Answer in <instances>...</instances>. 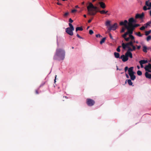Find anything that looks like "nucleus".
I'll list each match as a JSON object with an SVG mask.
<instances>
[{
	"mask_svg": "<svg viewBox=\"0 0 151 151\" xmlns=\"http://www.w3.org/2000/svg\"><path fill=\"white\" fill-rule=\"evenodd\" d=\"M126 41H130L124 44L123 43L122 44V46L123 49H125L126 48H128L127 52H131L135 50L136 48L133 45L134 43L135 42L134 38V39H132L129 36V37H127V36H125L124 37H123Z\"/></svg>",
	"mask_w": 151,
	"mask_h": 151,
	"instance_id": "f257e3e1",
	"label": "nucleus"
},
{
	"mask_svg": "<svg viewBox=\"0 0 151 151\" xmlns=\"http://www.w3.org/2000/svg\"><path fill=\"white\" fill-rule=\"evenodd\" d=\"M88 14L90 15H94L98 12H99L101 14H106L108 12L107 11L103 10L100 11L98 9L97 7L94 6L91 3H89V5L87 7Z\"/></svg>",
	"mask_w": 151,
	"mask_h": 151,
	"instance_id": "f03ea898",
	"label": "nucleus"
},
{
	"mask_svg": "<svg viewBox=\"0 0 151 151\" xmlns=\"http://www.w3.org/2000/svg\"><path fill=\"white\" fill-rule=\"evenodd\" d=\"M135 22V21L134 18H131L129 19L128 23L127 20H125L124 22L122 21L120 22V25L125 26L127 30V31L122 35V37H124L125 36H127L129 34V31L133 25V23Z\"/></svg>",
	"mask_w": 151,
	"mask_h": 151,
	"instance_id": "7ed1b4c3",
	"label": "nucleus"
},
{
	"mask_svg": "<svg viewBox=\"0 0 151 151\" xmlns=\"http://www.w3.org/2000/svg\"><path fill=\"white\" fill-rule=\"evenodd\" d=\"M65 52L64 49L57 48L54 55V59L59 61L63 60L65 58Z\"/></svg>",
	"mask_w": 151,
	"mask_h": 151,
	"instance_id": "20e7f679",
	"label": "nucleus"
},
{
	"mask_svg": "<svg viewBox=\"0 0 151 151\" xmlns=\"http://www.w3.org/2000/svg\"><path fill=\"white\" fill-rule=\"evenodd\" d=\"M139 25V24H133V26L129 31L128 35L133 40L134 38V37L132 34L133 33V32L134 28L138 26Z\"/></svg>",
	"mask_w": 151,
	"mask_h": 151,
	"instance_id": "39448f33",
	"label": "nucleus"
},
{
	"mask_svg": "<svg viewBox=\"0 0 151 151\" xmlns=\"http://www.w3.org/2000/svg\"><path fill=\"white\" fill-rule=\"evenodd\" d=\"M74 29L73 30V29L68 27L65 29L66 32L69 35L72 36L73 35V31L74 30Z\"/></svg>",
	"mask_w": 151,
	"mask_h": 151,
	"instance_id": "423d86ee",
	"label": "nucleus"
},
{
	"mask_svg": "<svg viewBox=\"0 0 151 151\" xmlns=\"http://www.w3.org/2000/svg\"><path fill=\"white\" fill-rule=\"evenodd\" d=\"M95 103L94 101L90 99H87V104L88 105L91 106L93 105Z\"/></svg>",
	"mask_w": 151,
	"mask_h": 151,
	"instance_id": "0eeeda50",
	"label": "nucleus"
},
{
	"mask_svg": "<svg viewBox=\"0 0 151 151\" xmlns=\"http://www.w3.org/2000/svg\"><path fill=\"white\" fill-rule=\"evenodd\" d=\"M144 68L146 72H151V64L149 63L148 65H146L144 67Z\"/></svg>",
	"mask_w": 151,
	"mask_h": 151,
	"instance_id": "6e6552de",
	"label": "nucleus"
},
{
	"mask_svg": "<svg viewBox=\"0 0 151 151\" xmlns=\"http://www.w3.org/2000/svg\"><path fill=\"white\" fill-rule=\"evenodd\" d=\"M118 26V24L117 23H115L113 25L111 26L109 28L110 30H115L116 29Z\"/></svg>",
	"mask_w": 151,
	"mask_h": 151,
	"instance_id": "1a4fd4ad",
	"label": "nucleus"
},
{
	"mask_svg": "<svg viewBox=\"0 0 151 151\" xmlns=\"http://www.w3.org/2000/svg\"><path fill=\"white\" fill-rule=\"evenodd\" d=\"M120 58L122 59V61L124 62H125L127 61L128 59V58H127L125 55H122L120 56Z\"/></svg>",
	"mask_w": 151,
	"mask_h": 151,
	"instance_id": "9d476101",
	"label": "nucleus"
},
{
	"mask_svg": "<svg viewBox=\"0 0 151 151\" xmlns=\"http://www.w3.org/2000/svg\"><path fill=\"white\" fill-rule=\"evenodd\" d=\"M125 55L128 58H133L132 54L131 52H127L125 53Z\"/></svg>",
	"mask_w": 151,
	"mask_h": 151,
	"instance_id": "9b49d317",
	"label": "nucleus"
},
{
	"mask_svg": "<svg viewBox=\"0 0 151 151\" xmlns=\"http://www.w3.org/2000/svg\"><path fill=\"white\" fill-rule=\"evenodd\" d=\"M144 16V14L142 13L141 14H137L135 16V18L136 19L139 18L142 19L143 18Z\"/></svg>",
	"mask_w": 151,
	"mask_h": 151,
	"instance_id": "f8f14e48",
	"label": "nucleus"
},
{
	"mask_svg": "<svg viewBox=\"0 0 151 151\" xmlns=\"http://www.w3.org/2000/svg\"><path fill=\"white\" fill-rule=\"evenodd\" d=\"M133 67H131L129 68L128 70V71L129 75H130L131 74L134 73L133 71Z\"/></svg>",
	"mask_w": 151,
	"mask_h": 151,
	"instance_id": "ddd939ff",
	"label": "nucleus"
},
{
	"mask_svg": "<svg viewBox=\"0 0 151 151\" xmlns=\"http://www.w3.org/2000/svg\"><path fill=\"white\" fill-rule=\"evenodd\" d=\"M100 6L102 9H104L106 7L105 4L103 2L100 1L99 2Z\"/></svg>",
	"mask_w": 151,
	"mask_h": 151,
	"instance_id": "4468645a",
	"label": "nucleus"
},
{
	"mask_svg": "<svg viewBox=\"0 0 151 151\" xmlns=\"http://www.w3.org/2000/svg\"><path fill=\"white\" fill-rule=\"evenodd\" d=\"M145 77L149 79L151 78V75L148 72H146L145 73Z\"/></svg>",
	"mask_w": 151,
	"mask_h": 151,
	"instance_id": "2eb2a0df",
	"label": "nucleus"
},
{
	"mask_svg": "<svg viewBox=\"0 0 151 151\" xmlns=\"http://www.w3.org/2000/svg\"><path fill=\"white\" fill-rule=\"evenodd\" d=\"M148 62L147 60H142L139 61V63L140 64H145Z\"/></svg>",
	"mask_w": 151,
	"mask_h": 151,
	"instance_id": "dca6fc26",
	"label": "nucleus"
},
{
	"mask_svg": "<svg viewBox=\"0 0 151 151\" xmlns=\"http://www.w3.org/2000/svg\"><path fill=\"white\" fill-rule=\"evenodd\" d=\"M105 25L107 27L111 26V21L109 20H107L105 23Z\"/></svg>",
	"mask_w": 151,
	"mask_h": 151,
	"instance_id": "f3484780",
	"label": "nucleus"
},
{
	"mask_svg": "<svg viewBox=\"0 0 151 151\" xmlns=\"http://www.w3.org/2000/svg\"><path fill=\"white\" fill-rule=\"evenodd\" d=\"M131 79L133 81L134 80L135 78L136 77L134 75V74H131L130 75H129Z\"/></svg>",
	"mask_w": 151,
	"mask_h": 151,
	"instance_id": "a211bd4d",
	"label": "nucleus"
},
{
	"mask_svg": "<svg viewBox=\"0 0 151 151\" xmlns=\"http://www.w3.org/2000/svg\"><path fill=\"white\" fill-rule=\"evenodd\" d=\"M143 51L144 52H147V50L148 49L145 45H143Z\"/></svg>",
	"mask_w": 151,
	"mask_h": 151,
	"instance_id": "6ab92c4d",
	"label": "nucleus"
},
{
	"mask_svg": "<svg viewBox=\"0 0 151 151\" xmlns=\"http://www.w3.org/2000/svg\"><path fill=\"white\" fill-rule=\"evenodd\" d=\"M145 5L148 7H150V8H151V3L149 2V1H146Z\"/></svg>",
	"mask_w": 151,
	"mask_h": 151,
	"instance_id": "aec40b11",
	"label": "nucleus"
},
{
	"mask_svg": "<svg viewBox=\"0 0 151 151\" xmlns=\"http://www.w3.org/2000/svg\"><path fill=\"white\" fill-rule=\"evenodd\" d=\"M83 30V28L81 27H77L76 29V32L78 31H82Z\"/></svg>",
	"mask_w": 151,
	"mask_h": 151,
	"instance_id": "412c9836",
	"label": "nucleus"
},
{
	"mask_svg": "<svg viewBox=\"0 0 151 151\" xmlns=\"http://www.w3.org/2000/svg\"><path fill=\"white\" fill-rule=\"evenodd\" d=\"M114 55L116 58H119V53L115 52L114 53Z\"/></svg>",
	"mask_w": 151,
	"mask_h": 151,
	"instance_id": "4be33fe9",
	"label": "nucleus"
},
{
	"mask_svg": "<svg viewBox=\"0 0 151 151\" xmlns=\"http://www.w3.org/2000/svg\"><path fill=\"white\" fill-rule=\"evenodd\" d=\"M147 6H145L143 7V9L144 10L146 11L147 10H149L151 9V8H150V7H148V8H147Z\"/></svg>",
	"mask_w": 151,
	"mask_h": 151,
	"instance_id": "5701e85b",
	"label": "nucleus"
},
{
	"mask_svg": "<svg viewBox=\"0 0 151 151\" xmlns=\"http://www.w3.org/2000/svg\"><path fill=\"white\" fill-rule=\"evenodd\" d=\"M127 82L129 85L132 86V85L133 83L132 82L131 80L130 79H128L127 80Z\"/></svg>",
	"mask_w": 151,
	"mask_h": 151,
	"instance_id": "b1692460",
	"label": "nucleus"
},
{
	"mask_svg": "<svg viewBox=\"0 0 151 151\" xmlns=\"http://www.w3.org/2000/svg\"><path fill=\"white\" fill-rule=\"evenodd\" d=\"M106 37H104L101 40L100 42V44H102L103 43H104L105 42V41L106 40Z\"/></svg>",
	"mask_w": 151,
	"mask_h": 151,
	"instance_id": "393cba45",
	"label": "nucleus"
},
{
	"mask_svg": "<svg viewBox=\"0 0 151 151\" xmlns=\"http://www.w3.org/2000/svg\"><path fill=\"white\" fill-rule=\"evenodd\" d=\"M150 24H151V22L149 21L146 24H145L144 25L146 27H147L148 26H149Z\"/></svg>",
	"mask_w": 151,
	"mask_h": 151,
	"instance_id": "a878e982",
	"label": "nucleus"
},
{
	"mask_svg": "<svg viewBox=\"0 0 151 151\" xmlns=\"http://www.w3.org/2000/svg\"><path fill=\"white\" fill-rule=\"evenodd\" d=\"M124 27H123L122 28V30L121 31V32H124L126 29H127V28L125 26H124Z\"/></svg>",
	"mask_w": 151,
	"mask_h": 151,
	"instance_id": "bb28decb",
	"label": "nucleus"
},
{
	"mask_svg": "<svg viewBox=\"0 0 151 151\" xmlns=\"http://www.w3.org/2000/svg\"><path fill=\"white\" fill-rule=\"evenodd\" d=\"M151 32V30H150L148 31H146L145 32V35H148Z\"/></svg>",
	"mask_w": 151,
	"mask_h": 151,
	"instance_id": "cd10ccee",
	"label": "nucleus"
},
{
	"mask_svg": "<svg viewBox=\"0 0 151 151\" xmlns=\"http://www.w3.org/2000/svg\"><path fill=\"white\" fill-rule=\"evenodd\" d=\"M137 74L139 76H141L142 75V72L140 70H138L137 72Z\"/></svg>",
	"mask_w": 151,
	"mask_h": 151,
	"instance_id": "c85d7f7f",
	"label": "nucleus"
},
{
	"mask_svg": "<svg viewBox=\"0 0 151 151\" xmlns=\"http://www.w3.org/2000/svg\"><path fill=\"white\" fill-rule=\"evenodd\" d=\"M69 25L70 27H69L68 28H72V29H73H73H74V28L72 24H71L70 23H69Z\"/></svg>",
	"mask_w": 151,
	"mask_h": 151,
	"instance_id": "c756f323",
	"label": "nucleus"
},
{
	"mask_svg": "<svg viewBox=\"0 0 151 151\" xmlns=\"http://www.w3.org/2000/svg\"><path fill=\"white\" fill-rule=\"evenodd\" d=\"M145 28H146L145 26H142L140 28V29L141 30H143L145 29Z\"/></svg>",
	"mask_w": 151,
	"mask_h": 151,
	"instance_id": "7c9ffc66",
	"label": "nucleus"
},
{
	"mask_svg": "<svg viewBox=\"0 0 151 151\" xmlns=\"http://www.w3.org/2000/svg\"><path fill=\"white\" fill-rule=\"evenodd\" d=\"M136 34L139 37H141L142 35H141L140 32H139L138 33H136Z\"/></svg>",
	"mask_w": 151,
	"mask_h": 151,
	"instance_id": "2f4dec72",
	"label": "nucleus"
},
{
	"mask_svg": "<svg viewBox=\"0 0 151 151\" xmlns=\"http://www.w3.org/2000/svg\"><path fill=\"white\" fill-rule=\"evenodd\" d=\"M151 39V36H149L147 38V41H149Z\"/></svg>",
	"mask_w": 151,
	"mask_h": 151,
	"instance_id": "473e14b6",
	"label": "nucleus"
},
{
	"mask_svg": "<svg viewBox=\"0 0 151 151\" xmlns=\"http://www.w3.org/2000/svg\"><path fill=\"white\" fill-rule=\"evenodd\" d=\"M121 47V46H119L116 49V50L118 52H120V47Z\"/></svg>",
	"mask_w": 151,
	"mask_h": 151,
	"instance_id": "72a5a7b5",
	"label": "nucleus"
},
{
	"mask_svg": "<svg viewBox=\"0 0 151 151\" xmlns=\"http://www.w3.org/2000/svg\"><path fill=\"white\" fill-rule=\"evenodd\" d=\"M93 33V32L92 30H90L89 31V33L90 35H92Z\"/></svg>",
	"mask_w": 151,
	"mask_h": 151,
	"instance_id": "f704fd0d",
	"label": "nucleus"
},
{
	"mask_svg": "<svg viewBox=\"0 0 151 151\" xmlns=\"http://www.w3.org/2000/svg\"><path fill=\"white\" fill-rule=\"evenodd\" d=\"M69 14V12H67L65 13L64 14V16L65 17H66V16H68V15Z\"/></svg>",
	"mask_w": 151,
	"mask_h": 151,
	"instance_id": "c9c22d12",
	"label": "nucleus"
},
{
	"mask_svg": "<svg viewBox=\"0 0 151 151\" xmlns=\"http://www.w3.org/2000/svg\"><path fill=\"white\" fill-rule=\"evenodd\" d=\"M96 37H102V36L100 34H97L96 35Z\"/></svg>",
	"mask_w": 151,
	"mask_h": 151,
	"instance_id": "e433bc0d",
	"label": "nucleus"
},
{
	"mask_svg": "<svg viewBox=\"0 0 151 151\" xmlns=\"http://www.w3.org/2000/svg\"><path fill=\"white\" fill-rule=\"evenodd\" d=\"M77 11V10L76 9H73L72 10L71 12L72 13H73Z\"/></svg>",
	"mask_w": 151,
	"mask_h": 151,
	"instance_id": "4c0bfd02",
	"label": "nucleus"
},
{
	"mask_svg": "<svg viewBox=\"0 0 151 151\" xmlns=\"http://www.w3.org/2000/svg\"><path fill=\"white\" fill-rule=\"evenodd\" d=\"M128 69V68L126 66V67L125 68H124V70H125V72H126L127 71V70Z\"/></svg>",
	"mask_w": 151,
	"mask_h": 151,
	"instance_id": "58836bf2",
	"label": "nucleus"
},
{
	"mask_svg": "<svg viewBox=\"0 0 151 151\" xmlns=\"http://www.w3.org/2000/svg\"><path fill=\"white\" fill-rule=\"evenodd\" d=\"M69 22L70 23H72L73 22V21L71 19V18H70L69 19Z\"/></svg>",
	"mask_w": 151,
	"mask_h": 151,
	"instance_id": "ea45409f",
	"label": "nucleus"
},
{
	"mask_svg": "<svg viewBox=\"0 0 151 151\" xmlns=\"http://www.w3.org/2000/svg\"><path fill=\"white\" fill-rule=\"evenodd\" d=\"M57 75H55V79L54 80V83H55L56 82V77H57Z\"/></svg>",
	"mask_w": 151,
	"mask_h": 151,
	"instance_id": "a19ab883",
	"label": "nucleus"
},
{
	"mask_svg": "<svg viewBox=\"0 0 151 151\" xmlns=\"http://www.w3.org/2000/svg\"><path fill=\"white\" fill-rule=\"evenodd\" d=\"M77 36L78 37V38H81V37L78 34H77Z\"/></svg>",
	"mask_w": 151,
	"mask_h": 151,
	"instance_id": "79ce46f5",
	"label": "nucleus"
},
{
	"mask_svg": "<svg viewBox=\"0 0 151 151\" xmlns=\"http://www.w3.org/2000/svg\"><path fill=\"white\" fill-rule=\"evenodd\" d=\"M109 37H110V38L111 39H113L112 37V35H111V34L110 33V34H109Z\"/></svg>",
	"mask_w": 151,
	"mask_h": 151,
	"instance_id": "37998d69",
	"label": "nucleus"
},
{
	"mask_svg": "<svg viewBox=\"0 0 151 151\" xmlns=\"http://www.w3.org/2000/svg\"><path fill=\"white\" fill-rule=\"evenodd\" d=\"M137 46V49H140V47H141V46L139 45V46Z\"/></svg>",
	"mask_w": 151,
	"mask_h": 151,
	"instance_id": "c03bdc74",
	"label": "nucleus"
},
{
	"mask_svg": "<svg viewBox=\"0 0 151 151\" xmlns=\"http://www.w3.org/2000/svg\"><path fill=\"white\" fill-rule=\"evenodd\" d=\"M57 4L58 5H62V4H61V3H59L58 2L57 3Z\"/></svg>",
	"mask_w": 151,
	"mask_h": 151,
	"instance_id": "a18cd8bd",
	"label": "nucleus"
},
{
	"mask_svg": "<svg viewBox=\"0 0 151 151\" xmlns=\"http://www.w3.org/2000/svg\"><path fill=\"white\" fill-rule=\"evenodd\" d=\"M126 76L127 78H129V76L127 74H126Z\"/></svg>",
	"mask_w": 151,
	"mask_h": 151,
	"instance_id": "49530a36",
	"label": "nucleus"
},
{
	"mask_svg": "<svg viewBox=\"0 0 151 151\" xmlns=\"http://www.w3.org/2000/svg\"><path fill=\"white\" fill-rule=\"evenodd\" d=\"M141 65V67L142 68H143L144 67V66L143 65V64H140Z\"/></svg>",
	"mask_w": 151,
	"mask_h": 151,
	"instance_id": "de8ad7c7",
	"label": "nucleus"
},
{
	"mask_svg": "<svg viewBox=\"0 0 151 151\" xmlns=\"http://www.w3.org/2000/svg\"><path fill=\"white\" fill-rule=\"evenodd\" d=\"M91 19H89V20H88V23H90V22H91Z\"/></svg>",
	"mask_w": 151,
	"mask_h": 151,
	"instance_id": "09e8293b",
	"label": "nucleus"
},
{
	"mask_svg": "<svg viewBox=\"0 0 151 151\" xmlns=\"http://www.w3.org/2000/svg\"><path fill=\"white\" fill-rule=\"evenodd\" d=\"M75 7L76 8H79V7H78V5H76L75 6Z\"/></svg>",
	"mask_w": 151,
	"mask_h": 151,
	"instance_id": "8fccbe9b",
	"label": "nucleus"
},
{
	"mask_svg": "<svg viewBox=\"0 0 151 151\" xmlns=\"http://www.w3.org/2000/svg\"><path fill=\"white\" fill-rule=\"evenodd\" d=\"M137 68H138V69H140V67L139 66L137 65Z\"/></svg>",
	"mask_w": 151,
	"mask_h": 151,
	"instance_id": "3c124183",
	"label": "nucleus"
},
{
	"mask_svg": "<svg viewBox=\"0 0 151 151\" xmlns=\"http://www.w3.org/2000/svg\"><path fill=\"white\" fill-rule=\"evenodd\" d=\"M83 16H84V17H86V15H85V14L84 15H83Z\"/></svg>",
	"mask_w": 151,
	"mask_h": 151,
	"instance_id": "603ef678",
	"label": "nucleus"
},
{
	"mask_svg": "<svg viewBox=\"0 0 151 151\" xmlns=\"http://www.w3.org/2000/svg\"><path fill=\"white\" fill-rule=\"evenodd\" d=\"M150 15L151 16V10H150Z\"/></svg>",
	"mask_w": 151,
	"mask_h": 151,
	"instance_id": "864d4df0",
	"label": "nucleus"
},
{
	"mask_svg": "<svg viewBox=\"0 0 151 151\" xmlns=\"http://www.w3.org/2000/svg\"><path fill=\"white\" fill-rule=\"evenodd\" d=\"M36 93H37H37H38V91H37V90H36Z\"/></svg>",
	"mask_w": 151,
	"mask_h": 151,
	"instance_id": "5fc2aeb1",
	"label": "nucleus"
},
{
	"mask_svg": "<svg viewBox=\"0 0 151 151\" xmlns=\"http://www.w3.org/2000/svg\"><path fill=\"white\" fill-rule=\"evenodd\" d=\"M84 4V2H82V5H83V4Z\"/></svg>",
	"mask_w": 151,
	"mask_h": 151,
	"instance_id": "6e6d98bb",
	"label": "nucleus"
},
{
	"mask_svg": "<svg viewBox=\"0 0 151 151\" xmlns=\"http://www.w3.org/2000/svg\"><path fill=\"white\" fill-rule=\"evenodd\" d=\"M96 1V0H93V2H94L95 1Z\"/></svg>",
	"mask_w": 151,
	"mask_h": 151,
	"instance_id": "4d7b16f0",
	"label": "nucleus"
},
{
	"mask_svg": "<svg viewBox=\"0 0 151 151\" xmlns=\"http://www.w3.org/2000/svg\"><path fill=\"white\" fill-rule=\"evenodd\" d=\"M136 43H138V41H137L136 42Z\"/></svg>",
	"mask_w": 151,
	"mask_h": 151,
	"instance_id": "13d9d810",
	"label": "nucleus"
},
{
	"mask_svg": "<svg viewBox=\"0 0 151 151\" xmlns=\"http://www.w3.org/2000/svg\"><path fill=\"white\" fill-rule=\"evenodd\" d=\"M89 28V27H87V29H88Z\"/></svg>",
	"mask_w": 151,
	"mask_h": 151,
	"instance_id": "bf43d9fd",
	"label": "nucleus"
},
{
	"mask_svg": "<svg viewBox=\"0 0 151 151\" xmlns=\"http://www.w3.org/2000/svg\"><path fill=\"white\" fill-rule=\"evenodd\" d=\"M150 61L151 62V58L150 59Z\"/></svg>",
	"mask_w": 151,
	"mask_h": 151,
	"instance_id": "052dcab7",
	"label": "nucleus"
},
{
	"mask_svg": "<svg viewBox=\"0 0 151 151\" xmlns=\"http://www.w3.org/2000/svg\"><path fill=\"white\" fill-rule=\"evenodd\" d=\"M119 70V69L118 68H117V70Z\"/></svg>",
	"mask_w": 151,
	"mask_h": 151,
	"instance_id": "680f3d73",
	"label": "nucleus"
},
{
	"mask_svg": "<svg viewBox=\"0 0 151 151\" xmlns=\"http://www.w3.org/2000/svg\"><path fill=\"white\" fill-rule=\"evenodd\" d=\"M72 48L73 49V48H74L73 47H72Z\"/></svg>",
	"mask_w": 151,
	"mask_h": 151,
	"instance_id": "e2e57ef3",
	"label": "nucleus"
},
{
	"mask_svg": "<svg viewBox=\"0 0 151 151\" xmlns=\"http://www.w3.org/2000/svg\"><path fill=\"white\" fill-rule=\"evenodd\" d=\"M57 1H58L59 0H57Z\"/></svg>",
	"mask_w": 151,
	"mask_h": 151,
	"instance_id": "0e129e2a",
	"label": "nucleus"
}]
</instances>
